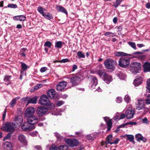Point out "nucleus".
<instances>
[{"instance_id":"nucleus-1","label":"nucleus","mask_w":150,"mask_h":150,"mask_svg":"<svg viewBox=\"0 0 150 150\" xmlns=\"http://www.w3.org/2000/svg\"><path fill=\"white\" fill-rule=\"evenodd\" d=\"M35 111L34 108L29 107L25 111V117L28 118L27 121L30 124H35L38 122V118L35 116H33Z\"/></svg>"},{"instance_id":"nucleus-2","label":"nucleus","mask_w":150,"mask_h":150,"mask_svg":"<svg viewBox=\"0 0 150 150\" xmlns=\"http://www.w3.org/2000/svg\"><path fill=\"white\" fill-rule=\"evenodd\" d=\"M48 111V109L44 106H40L37 109L36 112L40 121H42L45 120V117H43Z\"/></svg>"},{"instance_id":"nucleus-3","label":"nucleus","mask_w":150,"mask_h":150,"mask_svg":"<svg viewBox=\"0 0 150 150\" xmlns=\"http://www.w3.org/2000/svg\"><path fill=\"white\" fill-rule=\"evenodd\" d=\"M141 65L139 63L133 62L130 64L129 69L132 73L136 74L138 73L139 71L141 70Z\"/></svg>"},{"instance_id":"nucleus-4","label":"nucleus","mask_w":150,"mask_h":150,"mask_svg":"<svg viewBox=\"0 0 150 150\" xmlns=\"http://www.w3.org/2000/svg\"><path fill=\"white\" fill-rule=\"evenodd\" d=\"M15 125V123L14 122H7L4 125L2 129L4 131L13 132L14 130V127Z\"/></svg>"},{"instance_id":"nucleus-5","label":"nucleus","mask_w":150,"mask_h":150,"mask_svg":"<svg viewBox=\"0 0 150 150\" xmlns=\"http://www.w3.org/2000/svg\"><path fill=\"white\" fill-rule=\"evenodd\" d=\"M116 64L115 61L109 59H107L104 62L105 67L108 69H114Z\"/></svg>"},{"instance_id":"nucleus-6","label":"nucleus","mask_w":150,"mask_h":150,"mask_svg":"<svg viewBox=\"0 0 150 150\" xmlns=\"http://www.w3.org/2000/svg\"><path fill=\"white\" fill-rule=\"evenodd\" d=\"M130 58L129 57H122L119 61V65L122 67L126 68L129 64Z\"/></svg>"},{"instance_id":"nucleus-7","label":"nucleus","mask_w":150,"mask_h":150,"mask_svg":"<svg viewBox=\"0 0 150 150\" xmlns=\"http://www.w3.org/2000/svg\"><path fill=\"white\" fill-rule=\"evenodd\" d=\"M50 100L47 96L44 94L42 95L39 99V103L42 105L45 106L50 103Z\"/></svg>"},{"instance_id":"nucleus-8","label":"nucleus","mask_w":150,"mask_h":150,"mask_svg":"<svg viewBox=\"0 0 150 150\" xmlns=\"http://www.w3.org/2000/svg\"><path fill=\"white\" fill-rule=\"evenodd\" d=\"M27 122L24 123L22 126V129L24 131H30L34 129L35 127V124H30Z\"/></svg>"},{"instance_id":"nucleus-9","label":"nucleus","mask_w":150,"mask_h":150,"mask_svg":"<svg viewBox=\"0 0 150 150\" xmlns=\"http://www.w3.org/2000/svg\"><path fill=\"white\" fill-rule=\"evenodd\" d=\"M65 142L69 146L71 147L76 146L79 144V142L77 140L74 139H67L65 140Z\"/></svg>"},{"instance_id":"nucleus-10","label":"nucleus","mask_w":150,"mask_h":150,"mask_svg":"<svg viewBox=\"0 0 150 150\" xmlns=\"http://www.w3.org/2000/svg\"><path fill=\"white\" fill-rule=\"evenodd\" d=\"M70 81L73 86H76L81 82V78L78 76H75L70 78Z\"/></svg>"},{"instance_id":"nucleus-11","label":"nucleus","mask_w":150,"mask_h":150,"mask_svg":"<svg viewBox=\"0 0 150 150\" xmlns=\"http://www.w3.org/2000/svg\"><path fill=\"white\" fill-rule=\"evenodd\" d=\"M67 84V82L64 81L59 82L57 85V91H64Z\"/></svg>"},{"instance_id":"nucleus-12","label":"nucleus","mask_w":150,"mask_h":150,"mask_svg":"<svg viewBox=\"0 0 150 150\" xmlns=\"http://www.w3.org/2000/svg\"><path fill=\"white\" fill-rule=\"evenodd\" d=\"M145 106V102L144 100L138 99L136 103V108L138 110L142 109Z\"/></svg>"},{"instance_id":"nucleus-13","label":"nucleus","mask_w":150,"mask_h":150,"mask_svg":"<svg viewBox=\"0 0 150 150\" xmlns=\"http://www.w3.org/2000/svg\"><path fill=\"white\" fill-rule=\"evenodd\" d=\"M134 113V110H132L131 108H129L126 112V117L128 119H131L133 117Z\"/></svg>"},{"instance_id":"nucleus-14","label":"nucleus","mask_w":150,"mask_h":150,"mask_svg":"<svg viewBox=\"0 0 150 150\" xmlns=\"http://www.w3.org/2000/svg\"><path fill=\"white\" fill-rule=\"evenodd\" d=\"M23 120V117L21 115H18L16 116L14 121L18 126H20L22 124Z\"/></svg>"},{"instance_id":"nucleus-15","label":"nucleus","mask_w":150,"mask_h":150,"mask_svg":"<svg viewBox=\"0 0 150 150\" xmlns=\"http://www.w3.org/2000/svg\"><path fill=\"white\" fill-rule=\"evenodd\" d=\"M143 78L140 76H137L133 82V84L135 86L140 85L142 83Z\"/></svg>"},{"instance_id":"nucleus-16","label":"nucleus","mask_w":150,"mask_h":150,"mask_svg":"<svg viewBox=\"0 0 150 150\" xmlns=\"http://www.w3.org/2000/svg\"><path fill=\"white\" fill-rule=\"evenodd\" d=\"M18 139L19 141L25 146L27 145V141L25 139V136L23 134H20L18 137Z\"/></svg>"},{"instance_id":"nucleus-17","label":"nucleus","mask_w":150,"mask_h":150,"mask_svg":"<svg viewBox=\"0 0 150 150\" xmlns=\"http://www.w3.org/2000/svg\"><path fill=\"white\" fill-rule=\"evenodd\" d=\"M135 137L137 140L139 142L142 141L143 142H145L147 141V139L145 137H143L141 134H137L135 136Z\"/></svg>"},{"instance_id":"nucleus-18","label":"nucleus","mask_w":150,"mask_h":150,"mask_svg":"<svg viewBox=\"0 0 150 150\" xmlns=\"http://www.w3.org/2000/svg\"><path fill=\"white\" fill-rule=\"evenodd\" d=\"M25 101H28V103L35 104L37 102V97H34L30 99H29L27 98H25Z\"/></svg>"},{"instance_id":"nucleus-19","label":"nucleus","mask_w":150,"mask_h":150,"mask_svg":"<svg viewBox=\"0 0 150 150\" xmlns=\"http://www.w3.org/2000/svg\"><path fill=\"white\" fill-rule=\"evenodd\" d=\"M97 84L98 80L97 78L96 77H93L91 80V83L90 86H91L92 88H94Z\"/></svg>"},{"instance_id":"nucleus-20","label":"nucleus","mask_w":150,"mask_h":150,"mask_svg":"<svg viewBox=\"0 0 150 150\" xmlns=\"http://www.w3.org/2000/svg\"><path fill=\"white\" fill-rule=\"evenodd\" d=\"M11 76L9 75H6L4 76V81L6 85L8 86L9 84L12 83L11 79Z\"/></svg>"},{"instance_id":"nucleus-21","label":"nucleus","mask_w":150,"mask_h":150,"mask_svg":"<svg viewBox=\"0 0 150 150\" xmlns=\"http://www.w3.org/2000/svg\"><path fill=\"white\" fill-rule=\"evenodd\" d=\"M123 137L125 138H127V140H129L130 142L132 143H134V136L132 135L125 134L123 136Z\"/></svg>"},{"instance_id":"nucleus-22","label":"nucleus","mask_w":150,"mask_h":150,"mask_svg":"<svg viewBox=\"0 0 150 150\" xmlns=\"http://www.w3.org/2000/svg\"><path fill=\"white\" fill-rule=\"evenodd\" d=\"M21 70L20 72L21 74H23L24 71L29 68V66H27L25 64L22 62H21Z\"/></svg>"},{"instance_id":"nucleus-23","label":"nucleus","mask_w":150,"mask_h":150,"mask_svg":"<svg viewBox=\"0 0 150 150\" xmlns=\"http://www.w3.org/2000/svg\"><path fill=\"white\" fill-rule=\"evenodd\" d=\"M114 55L115 56L120 57L121 56H125L128 55L129 57L132 56V55L131 54H128L127 53H125L122 52H116L114 53Z\"/></svg>"},{"instance_id":"nucleus-24","label":"nucleus","mask_w":150,"mask_h":150,"mask_svg":"<svg viewBox=\"0 0 150 150\" xmlns=\"http://www.w3.org/2000/svg\"><path fill=\"white\" fill-rule=\"evenodd\" d=\"M108 118L107 117H105L104 119L105 121L107 123V126L108 128L107 131H109L110 130L112 126V122L111 120H110L108 121H107V119Z\"/></svg>"},{"instance_id":"nucleus-25","label":"nucleus","mask_w":150,"mask_h":150,"mask_svg":"<svg viewBox=\"0 0 150 150\" xmlns=\"http://www.w3.org/2000/svg\"><path fill=\"white\" fill-rule=\"evenodd\" d=\"M47 95L50 98H54L55 96V91L53 89L49 90L47 92Z\"/></svg>"},{"instance_id":"nucleus-26","label":"nucleus","mask_w":150,"mask_h":150,"mask_svg":"<svg viewBox=\"0 0 150 150\" xmlns=\"http://www.w3.org/2000/svg\"><path fill=\"white\" fill-rule=\"evenodd\" d=\"M57 10L59 12L65 14L66 15L68 14L67 11L65 8L61 6H57Z\"/></svg>"},{"instance_id":"nucleus-27","label":"nucleus","mask_w":150,"mask_h":150,"mask_svg":"<svg viewBox=\"0 0 150 150\" xmlns=\"http://www.w3.org/2000/svg\"><path fill=\"white\" fill-rule=\"evenodd\" d=\"M143 67L144 72L150 71V63L148 62H146L144 65Z\"/></svg>"},{"instance_id":"nucleus-28","label":"nucleus","mask_w":150,"mask_h":150,"mask_svg":"<svg viewBox=\"0 0 150 150\" xmlns=\"http://www.w3.org/2000/svg\"><path fill=\"white\" fill-rule=\"evenodd\" d=\"M104 81L107 83H109L112 80L111 76L108 75L107 74L103 78Z\"/></svg>"},{"instance_id":"nucleus-29","label":"nucleus","mask_w":150,"mask_h":150,"mask_svg":"<svg viewBox=\"0 0 150 150\" xmlns=\"http://www.w3.org/2000/svg\"><path fill=\"white\" fill-rule=\"evenodd\" d=\"M20 98V97H17L13 98L10 103V107H13L16 103L17 101Z\"/></svg>"},{"instance_id":"nucleus-30","label":"nucleus","mask_w":150,"mask_h":150,"mask_svg":"<svg viewBox=\"0 0 150 150\" xmlns=\"http://www.w3.org/2000/svg\"><path fill=\"white\" fill-rule=\"evenodd\" d=\"M97 73L100 76H103V78L107 74L104 70H98L97 71Z\"/></svg>"},{"instance_id":"nucleus-31","label":"nucleus","mask_w":150,"mask_h":150,"mask_svg":"<svg viewBox=\"0 0 150 150\" xmlns=\"http://www.w3.org/2000/svg\"><path fill=\"white\" fill-rule=\"evenodd\" d=\"M117 75L119 78L122 80H124L126 78L125 75L121 72H119Z\"/></svg>"},{"instance_id":"nucleus-32","label":"nucleus","mask_w":150,"mask_h":150,"mask_svg":"<svg viewBox=\"0 0 150 150\" xmlns=\"http://www.w3.org/2000/svg\"><path fill=\"white\" fill-rule=\"evenodd\" d=\"M46 106H47V108L48 109V110H52L54 109L55 107V106L54 104L53 103H52L50 101V103L48 105H46Z\"/></svg>"},{"instance_id":"nucleus-33","label":"nucleus","mask_w":150,"mask_h":150,"mask_svg":"<svg viewBox=\"0 0 150 150\" xmlns=\"http://www.w3.org/2000/svg\"><path fill=\"white\" fill-rule=\"evenodd\" d=\"M37 10L38 12L41 14H42V16L44 15L45 13L44 11H46L45 9L41 7H39L38 8Z\"/></svg>"},{"instance_id":"nucleus-34","label":"nucleus","mask_w":150,"mask_h":150,"mask_svg":"<svg viewBox=\"0 0 150 150\" xmlns=\"http://www.w3.org/2000/svg\"><path fill=\"white\" fill-rule=\"evenodd\" d=\"M123 0H116L115 2H114L113 6L117 8Z\"/></svg>"},{"instance_id":"nucleus-35","label":"nucleus","mask_w":150,"mask_h":150,"mask_svg":"<svg viewBox=\"0 0 150 150\" xmlns=\"http://www.w3.org/2000/svg\"><path fill=\"white\" fill-rule=\"evenodd\" d=\"M77 54L79 57V59L81 58H84L85 56L84 53H83L81 51L78 52L77 53Z\"/></svg>"},{"instance_id":"nucleus-36","label":"nucleus","mask_w":150,"mask_h":150,"mask_svg":"<svg viewBox=\"0 0 150 150\" xmlns=\"http://www.w3.org/2000/svg\"><path fill=\"white\" fill-rule=\"evenodd\" d=\"M128 44L134 50L136 49V47L135 44L134 42H128Z\"/></svg>"},{"instance_id":"nucleus-37","label":"nucleus","mask_w":150,"mask_h":150,"mask_svg":"<svg viewBox=\"0 0 150 150\" xmlns=\"http://www.w3.org/2000/svg\"><path fill=\"white\" fill-rule=\"evenodd\" d=\"M43 16L48 19H50L52 18L51 15L49 13H45Z\"/></svg>"},{"instance_id":"nucleus-38","label":"nucleus","mask_w":150,"mask_h":150,"mask_svg":"<svg viewBox=\"0 0 150 150\" xmlns=\"http://www.w3.org/2000/svg\"><path fill=\"white\" fill-rule=\"evenodd\" d=\"M68 148L67 145H62L59 146V150H67Z\"/></svg>"},{"instance_id":"nucleus-39","label":"nucleus","mask_w":150,"mask_h":150,"mask_svg":"<svg viewBox=\"0 0 150 150\" xmlns=\"http://www.w3.org/2000/svg\"><path fill=\"white\" fill-rule=\"evenodd\" d=\"M105 36H111V37H112L115 36V35L113 33H112L111 32H106L105 33Z\"/></svg>"},{"instance_id":"nucleus-40","label":"nucleus","mask_w":150,"mask_h":150,"mask_svg":"<svg viewBox=\"0 0 150 150\" xmlns=\"http://www.w3.org/2000/svg\"><path fill=\"white\" fill-rule=\"evenodd\" d=\"M7 7L15 8H17V6L16 4H9L7 5Z\"/></svg>"},{"instance_id":"nucleus-41","label":"nucleus","mask_w":150,"mask_h":150,"mask_svg":"<svg viewBox=\"0 0 150 150\" xmlns=\"http://www.w3.org/2000/svg\"><path fill=\"white\" fill-rule=\"evenodd\" d=\"M147 85L146 88L148 90V91L150 93V79L147 80Z\"/></svg>"},{"instance_id":"nucleus-42","label":"nucleus","mask_w":150,"mask_h":150,"mask_svg":"<svg viewBox=\"0 0 150 150\" xmlns=\"http://www.w3.org/2000/svg\"><path fill=\"white\" fill-rule=\"evenodd\" d=\"M5 145L7 147L9 148L11 150L12 149V144L10 142H7V143Z\"/></svg>"},{"instance_id":"nucleus-43","label":"nucleus","mask_w":150,"mask_h":150,"mask_svg":"<svg viewBox=\"0 0 150 150\" xmlns=\"http://www.w3.org/2000/svg\"><path fill=\"white\" fill-rule=\"evenodd\" d=\"M11 133H8L7 134L6 136L5 137L3 138V140L4 141H5V140H6V139H9L11 137Z\"/></svg>"},{"instance_id":"nucleus-44","label":"nucleus","mask_w":150,"mask_h":150,"mask_svg":"<svg viewBox=\"0 0 150 150\" xmlns=\"http://www.w3.org/2000/svg\"><path fill=\"white\" fill-rule=\"evenodd\" d=\"M69 60L68 58L63 59L60 61H58L57 60V62H59L61 63H65L67 62H69Z\"/></svg>"},{"instance_id":"nucleus-45","label":"nucleus","mask_w":150,"mask_h":150,"mask_svg":"<svg viewBox=\"0 0 150 150\" xmlns=\"http://www.w3.org/2000/svg\"><path fill=\"white\" fill-rule=\"evenodd\" d=\"M137 123L136 122H127L125 123V125H137Z\"/></svg>"},{"instance_id":"nucleus-46","label":"nucleus","mask_w":150,"mask_h":150,"mask_svg":"<svg viewBox=\"0 0 150 150\" xmlns=\"http://www.w3.org/2000/svg\"><path fill=\"white\" fill-rule=\"evenodd\" d=\"M19 21H24L26 19L25 16L23 15L19 16Z\"/></svg>"},{"instance_id":"nucleus-47","label":"nucleus","mask_w":150,"mask_h":150,"mask_svg":"<svg viewBox=\"0 0 150 150\" xmlns=\"http://www.w3.org/2000/svg\"><path fill=\"white\" fill-rule=\"evenodd\" d=\"M62 42L61 41L57 42V47L61 48L62 47Z\"/></svg>"},{"instance_id":"nucleus-48","label":"nucleus","mask_w":150,"mask_h":150,"mask_svg":"<svg viewBox=\"0 0 150 150\" xmlns=\"http://www.w3.org/2000/svg\"><path fill=\"white\" fill-rule=\"evenodd\" d=\"M51 43L49 41L46 42L44 44L45 46H46L50 48L51 47Z\"/></svg>"},{"instance_id":"nucleus-49","label":"nucleus","mask_w":150,"mask_h":150,"mask_svg":"<svg viewBox=\"0 0 150 150\" xmlns=\"http://www.w3.org/2000/svg\"><path fill=\"white\" fill-rule=\"evenodd\" d=\"M64 102L62 100H60L57 102V107L63 104Z\"/></svg>"},{"instance_id":"nucleus-50","label":"nucleus","mask_w":150,"mask_h":150,"mask_svg":"<svg viewBox=\"0 0 150 150\" xmlns=\"http://www.w3.org/2000/svg\"><path fill=\"white\" fill-rule=\"evenodd\" d=\"M6 109L5 108L4 111V112L3 113L2 115V117H3V121H4L5 120V118L6 113Z\"/></svg>"},{"instance_id":"nucleus-51","label":"nucleus","mask_w":150,"mask_h":150,"mask_svg":"<svg viewBox=\"0 0 150 150\" xmlns=\"http://www.w3.org/2000/svg\"><path fill=\"white\" fill-rule=\"evenodd\" d=\"M120 139L118 138L116 139L113 142H112L111 143H110V144H117L120 141Z\"/></svg>"},{"instance_id":"nucleus-52","label":"nucleus","mask_w":150,"mask_h":150,"mask_svg":"<svg viewBox=\"0 0 150 150\" xmlns=\"http://www.w3.org/2000/svg\"><path fill=\"white\" fill-rule=\"evenodd\" d=\"M38 134V132L36 131H34L30 133L31 135L33 137L37 136Z\"/></svg>"},{"instance_id":"nucleus-53","label":"nucleus","mask_w":150,"mask_h":150,"mask_svg":"<svg viewBox=\"0 0 150 150\" xmlns=\"http://www.w3.org/2000/svg\"><path fill=\"white\" fill-rule=\"evenodd\" d=\"M112 139V135L111 134L109 135L106 138V139L111 142Z\"/></svg>"},{"instance_id":"nucleus-54","label":"nucleus","mask_w":150,"mask_h":150,"mask_svg":"<svg viewBox=\"0 0 150 150\" xmlns=\"http://www.w3.org/2000/svg\"><path fill=\"white\" fill-rule=\"evenodd\" d=\"M146 104H150V95L148 96L146 100Z\"/></svg>"},{"instance_id":"nucleus-55","label":"nucleus","mask_w":150,"mask_h":150,"mask_svg":"<svg viewBox=\"0 0 150 150\" xmlns=\"http://www.w3.org/2000/svg\"><path fill=\"white\" fill-rule=\"evenodd\" d=\"M124 100L125 101L128 102L129 101L130 98L128 95H126L125 97Z\"/></svg>"},{"instance_id":"nucleus-56","label":"nucleus","mask_w":150,"mask_h":150,"mask_svg":"<svg viewBox=\"0 0 150 150\" xmlns=\"http://www.w3.org/2000/svg\"><path fill=\"white\" fill-rule=\"evenodd\" d=\"M86 139L88 140H93L94 139L93 137L90 134L88 135L86 137Z\"/></svg>"},{"instance_id":"nucleus-57","label":"nucleus","mask_w":150,"mask_h":150,"mask_svg":"<svg viewBox=\"0 0 150 150\" xmlns=\"http://www.w3.org/2000/svg\"><path fill=\"white\" fill-rule=\"evenodd\" d=\"M35 149L37 150H42V147L40 145L36 146H35Z\"/></svg>"},{"instance_id":"nucleus-58","label":"nucleus","mask_w":150,"mask_h":150,"mask_svg":"<svg viewBox=\"0 0 150 150\" xmlns=\"http://www.w3.org/2000/svg\"><path fill=\"white\" fill-rule=\"evenodd\" d=\"M142 122L143 123L148 124L149 123L148 120L146 117H145L142 119Z\"/></svg>"},{"instance_id":"nucleus-59","label":"nucleus","mask_w":150,"mask_h":150,"mask_svg":"<svg viewBox=\"0 0 150 150\" xmlns=\"http://www.w3.org/2000/svg\"><path fill=\"white\" fill-rule=\"evenodd\" d=\"M47 68L45 67H44L41 68L40 69V71L41 72H45L47 70Z\"/></svg>"},{"instance_id":"nucleus-60","label":"nucleus","mask_w":150,"mask_h":150,"mask_svg":"<svg viewBox=\"0 0 150 150\" xmlns=\"http://www.w3.org/2000/svg\"><path fill=\"white\" fill-rule=\"evenodd\" d=\"M143 109L144 110L143 112L144 114H146L149 111V108L146 107H144V108Z\"/></svg>"},{"instance_id":"nucleus-61","label":"nucleus","mask_w":150,"mask_h":150,"mask_svg":"<svg viewBox=\"0 0 150 150\" xmlns=\"http://www.w3.org/2000/svg\"><path fill=\"white\" fill-rule=\"evenodd\" d=\"M50 150H56V146L52 145L50 147Z\"/></svg>"},{"instance_id":"nucleus-62","label":"nucleus","mask_w":150,"mask_h":150,"mask_svg":"<svg viewBox=\"0 0 150 150\" xmlns=\"http://www.w3.org/2000/svg\"><path fill=\"white\" fill-rule=\"evenodd\" d=\"M122 99L121 97H117L116 98V101L117 103H120L122 101Z\"/></svg>"},{"instance_id":"nucleus-63","label":"nucleus","mask_w":150,"mask_h":150,"mask_svg":"<svg viewBox=\"0 0 150 150\" xmlns=\"http://www.w3.org/2000/svg\"><path fill=\"white\" fill-rule=\"evenodd\" d=\"M33 89H32V91H35V90H37L39 88V87H38V86H37V85H36L34 86Z\"/></svg>"},{"instance_id":"nucleus-64","label":"nucleus","mask_w":150,"mask_h":150,"mask_svg":"<svg viewBox=\"0 0 150 150\" xmlns=\"http://www.w3.org/2000/svg\"><path fill=\"white\" fill-rule=\"evenodd\" d=\"M77 69V66L75 64H74L73 65V68H72V71H74L76 69Z\"/></svg>"}]
</instances>
